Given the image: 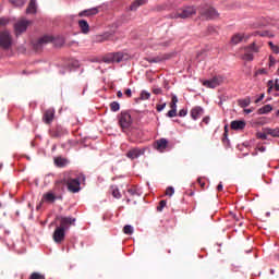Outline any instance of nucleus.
<instances>
[{
	"mask_svg": "<svg viewBox=\"0 0 279 279\" xmlns=\"http://www.w3.org/2000/svg\"><path fill=\"white\" fill-rule=\"evenodd\" d=\"M198 14L206 21H213V19H219V13L213 7L203 4L198 8Z\"/></svg>",
	"mask_w": 279,
	"mask_h": 279,
	"instance_id": "nucleus-1",
	"label": "nucleus"
},
{
	"mask_svg": "<svg viewBox=\"0 0 279 279\" xmlns=\"http://www.w3.org/2000/svg\"><path fill=\"white\" fill-rule=\"evenodd\" d=\"M134 114H136V111L132 110L131 112L122 111L119 116V123L122 130H128L130 125H132V122L134 121Z\"/></svg>",
	"mask_w": 279,
	"mask_h": 279,
	"instance_id": "nucleus-2",
	"label": "nucleus"
},
{
	"mask_svg": "<svg viewBox=\"0 0 279 279\" xmlns=\"http://www.w3.org/2000/svg\"><path fill=\"white\" fill-rule=\"evenodd\" d=\"M125 60V53L123 52H109L102 57L101 62L105 64H119Z\"/></svg>",
	"mask_w": 279,
	"mask_h": 279,
	"instance_id": "nucleus-3",
	"label": "nucleus"
},
{
	"mask_svg": "<svg viewBox=\"0 0 279 279\" xmlns=\"http://www.w3.org/2000/svg\"><path fill=\"white\" fill-rule=\"evenodd\" d=\"M197 14V10L195 7H184L179 9L173 15L172 19H191V16H195Z\"/></svg>",
	"mask_w": 279,
	"mask_h": 279,
	"instance_id": "nucleus-4",
	"label": "nucleus"
},
{
	"mask_svg": "<svg viewBox=\"0 0 279 279\" xmlns=\"http://www.w3.org/2000/svg\"><path fill=\"white\" fill-rule=\"evenodd\" d=\"M56 221H59L60 226L59 228H62V230H70L71 226H75V222L77 219L71 217V216H57Z\"/></svg>",
	"mask_w": 279,
	"mask_h": 279,
	"instance_id": "nucleus-5",
	"label": "nucleus"
},
{
	"mask_svg": "<svg viewBox=\"0 0 279 279\" xmlns=\"http://www.w3.org/2000/svg\"><path fill=\"white\" fill-rule=\"evenodd\" d=\"M64 182L68 185V190L70 191V193H80L82 189L80 183V178L69 179L64 177Z\"/></svg>",
	"mask_w": 279,
	"mask_h": 279,
	"instance_id": "nucleus-6",
	"label": "nucleus"
},
{
	"mask_svg": "<svg viewBox=\"0 0 279 279\" xmlns=\"http://www.w3.org/2000/svg\"><path fill=\"white\" fill-rule=\"evenodd\" d=\"M0 47L2 49H10L12 47V35H10V32H0Z\"/></svg>",
	"mask_w": 279,
	"mask_h": 279,
	"instance_id": "nucleus-7",
	"label": "nucleus"
},
{
	"mask_svg": "<svg viewBox=\"0 0 279 279\" xmlns=\"http://www.w3.org/2000/svg\"><path fill=\"white\" fill-rule=\"evenodd\" d=\"M29 25H32V21H29V20L22 19V20L17 21L14 24V32H15L16 36L23 34V32H27V27H29Z\"/></svg>",
	"mask_w": 279,
	"mask_h": 279,
	"instance_id": "nucleus-8",
	"label": "nucleus"
},
{
	"mask_svg": "<svg viewBox=\"0 0 279 279\" xmlns=\"http://www.w3.org/2000/svg\"><path fill=\"white\" fill-rule=\"evenodd\" d=\"M221 84H223V76L221 75L214 76L211 80L203 82V86H206V88H217V86H221Z\"/></svg>",
	"mask_w": 279,
	"mask_h": 279,
	"instance_id": "nucleus-9",
	"label": "nucleus"
},
{
	"mask_svg": "<svg viewBox=\"0 0 279 279\" xmlns=\"http://www.w3.org/2000/svg\"><path fill=\"white\" fill-rule=\"evenodd\" d=\"M65 236H66V231L64 229H62L61 227H57L54 229L53 234H52V239H53L54 243L60 245V243H62V241H64Z\"/></svg>",
	"mask_w": 279,
	"mask_h": 279,
	"instance_id": "nucleus-10",
	"label": "nucleus"
},
{
	"mask_svg": "<svg viewBox=\"0 0 279 279\" xmlns=\"http://www.w3.org/2000/svg\"><path fill=\"white\" fill-rule=\"evenodd\" d=\"M190 114L193 121H197V119H202L204 117V108L197 106L191 109Z\"/></svg>",
	"mask_w": 279,
	"mask_h": 279,
	"instance_id": "nucleus-11",
	"label": "nucleus"
},
{
	"mask_svg": "<svg viewBox=\"0 0 279 279\" xmlns=\"http://www.w3.org/2000/svg\"><path fill=\"white\" fill-rule=\"evenodd\" d=\"M51 40H53V38L51 36H44L40 37L35 44L34 47L35 49H40V47H45V45L51 43Z\"/></svg>",
	"mask_w": 279,
	"mask_h": 279,
	"instance_id": "nucleus-12",
	"label": "nucleus"
},
{
	"mask_svg": "<svg viewBox=\"0 0 279 279\" xmlns=\"http://www.w3.org/2000/svg\"><path fill=\"white\" fill-rule=\"evenodd\" d=\"M167 147H169V141L167 138L162 137L156 141V149L158 151H165Z\"/></svg>",
	"mask_w": 279,
	"mask_h": 279,
	"instance_id": "nucleus-13",
	"label": "nucleus"
},
{
	"mask_svg": "<svg viewBox=\"0 0 279 279\" xmlns=\"http://www.w3.org/2000/svg\"><path fill=\"white\" fill-rule=\"evenodd\" d=\"M95 14H99V9L97 8H92V9H86L83 10L78 13L80 17H84V16H95Z\"/></svg>",
	"mask_w": 279,
	"mask_h": 279,
	"instance_id": "nucleus-14",
	"label": "nucleus"
},
{
	"mask_svg": "<svg viewBox=\"0 0 279 279\" xmlns=\"http://www.w3.org/2000/svg\"><path fill=\"white\" fill-rule=\"evenodd\" d=\"M53 117H56V110L53 109H48L45 113H44V121L46 123H51V121H53Z\"/></svg>",
	"mask_w": 279,
	"mask_h": 279,
	"instance_id": "nucleus-15",
	"label": "nucleus"
},
{
	"mask_svg": "<svg viewBox=\"0 0 279 279\" xmlns=\"http://www.w3.org/2000/svg\"><path fill=\"white\" fill-rule=\"evenodd\" d=\"M245 121L243 120H234L231 122V130H245Z\"/></svg>",
	"mask_w": 279,
	"mask_h": 279,
	"instance_id": "nucleus-16",
	"label": "nucleus"
},
{
	"mask_svg": "<svg viewBox=\"0 0 279 279\" xmlns=\"http://www.w3.org/2000/svg\"><path fill=\"white\" fill-rule=\"evenodd\" d=\"M78 27L82 34H88V32H90V25H88V22L86 20L78 21Z\"/></svg>",
	"mask_w": 279,
	"mask_h": 279,
	"instance_id": "nucleus-17",
	"label": "nucleus"
},
{
	"mask_svg": "<svg viewBox=\"0 0 279 279\" xmlns=\"http://www.w3.org/2000/svg\"><path fill=\"white\" fill-rule=\"evenodd\" d=\"M126 156H128V158H131V160H136V158H140V156H141V149L132 148L131 150H129Z\"/></svg>",
	"mask_w": 279,
	"mask_h": 279,
	"instance_id": "nucleus-18",
	"label": "nucleus"
},
{
	"mask_svg": "<svg viewBox=\"0 0 279 279\" xmlns=\"http://www.w3.org/2000/svg\"><path fill=\"white\" fill-rule=\"evenodd\" d=\"M170 108L171 110L167 112V117H169V119H173V117H178V105L170 102Z\"/></svg>",
	"mask_w": 279,
	"mask_h": 279,
	"instance_id": "nucleus-19",
	"label": "nucleus"
},
{
	"mask_svg": "<svg viewBox=\"0 0 279 279\" xmlns=\"http://www.w3.org/2000/svg\"><path fill=\"white\" fill-rule=\"evenodd\" d=\"M36 12H37L36 0H31L26 9V14H36Z\"/></svg>",
	"mask_w": 279,
	"mask_h": 279,
	"instance_id": "nucleus-20",
	"label": "nucleus"
},
{
	"mask_svg": "<svg viewBox=\"0 0 279 279\" xmlns=\"http://www.w3.org/2000/svg\"><path fill=\"white\" fill-rule=\"evenodd\" d=\"M43 199L48 204H53V202H56V194H53L52 192H48L43 195Z\"/></svg>",
	"mask_w": 279,
	"mask_h": 279,
	"instance_id": "nucleus-21",
	"label": "nucleus"
},
{
	"mask_svg": "<svg viewBox=\"0 0 279 279\" xmlns=\"http://www.w3.org/2000/svg\"><path fill=\"white\" fill-rule=\"evenodd\" d=\"M243 38H245V35L238 33L232 36L231 43L232 45H239V43H243Z\"/></svg>",
	"mask_w": 279,
	"mask_h": 279,
	"instance_id": "nucleus-22",
	"label": "nucleus"
},
{
	"mask_svg": "<svg viewBox=\"0 0 279 279\" xmlns=\"http://www.w3.org/2000/svg\"><path fill=\"white\" fill-rule=\"evenodd\" d=\"M112 38V33H104L100 36L96 37L97 43H105V40H110Z\"/></svg>",
	"mask_w": 279,
	"mask_h": 279,
	"instance_id": "nucleus-23",
	"label": "nucleus"
},
{
	"mask_svg": "<svg viewBox=\"0 0 279 279\" xmlns=\"http://www.w3.org/2000/svg\"><path fill=\"white\" fill-rule=\"evenodd\" d=\"M54 165L57 167H66V165H69V160H66L65 158H62V157H56Z\"/></svg>",
	"mask_w": 279,
	"mask_h": 279,
	"instance_id": "nucleus-24",
	"label": "nucleus"
},
{
	"mask_svg": "<svg viewBox=\"0 0 279 279\" xmlns=\"http://www.w3.org/2000/svg\"><path fill=\"white\" fill-rule=\"evenodd\" d=\"M274 110V107L271 105H265L264 107L258 109V114H268V112H271Z\"/></svg>",
	"mask_w": 279,
	"mask_h": 279,
	"instance_id": "nucleus-25",
	"label": "nucleus"
},
{
	"mask_svg": "<svg viewBox=\"0 0 279 279\" xmlns=\"http://www.w3.org/2000/svg\"><path fill=\"white\" fill-rule=\"evenodd\" d=\"M250 104H252V99H250V98L238 100V105L240 106V108H247V106H250Z\"/></svg>",
	"mask_w": 279,
	"mask_h": 279,
	"instance_id": "nucleus-26",
	"label": "nucleus"
},
{
	"mask_svg": "<svg viewBox=\"0 0 279 279\" xmlns=\"http://www.w3.org/2000/svg\"><path fill=\"white\" fill-rule=\"evenodd\" d=\"M266 134L274 136L275 138L279 137V129H266Z\"/></svg>",
	"mask_w": 279,
	"mask_h": 279,
	"instance_id": "nucleus-27",
	"label": "nucleus"
},
{
	"mask_svg": "<svg viewBox=\"0 0 279 279\" xmlns=\"http://www.w3.org/2000/svg\"><path fill=\"white\" fill-rule=\"evenodd\" d=\"M15 8H23L27 0H9Z\"/></svg>",
	"mask_w": 279,
	"mask_h": 279,
	"instance_id": "nucleus-28",
	"label": "nucleus"
},
{
	"mask_svg": "<svg viewBox=\"0 0 279 279\" xmlns=\"http://www.w3.org/2000/svg\"><path fill=\"white\" fill-rule=\"evenodd\" d=\"M111 191H112V196L116 199H121V192H119V187H117V185L111 186Z\"/></svg>",
	"mask_w": 279,
	"mask_h": 279,
	"instance_id": "nucleus-29",
	"label": "nucleus"
},
{
	"mask_svg": "<svg viewBox=\"0 0 279 279\" xmlns=\"http://www.w3.org/2000/svg\"><path fill=\"white\" fill-rule=\"evenodd\" d=\"M111 112H119L121 110V105L119 102L113 101L110 104Z\"/></svg>",
	"mask_w": 279,
	"mask_h": 279,
	"instance_id": "nucleus-30",
	"label": "nucleus"
},
{
	"mask_svg": "<svg viewBox=\"0 0 279 279\" xmlns=\"http://www.w3.org/2000/svg\"><path fill=\"white\" fill-rule=\"evenodd\" d=\"M124 234H134V227L131 225H125L123 228Z\"/></svg>",
	"mask_w": 279,
	"mask_h": 279,
	"instance_id": "nucleus-31",
	"label": "nucleus"
},
{
	"mask_svg": "<svg viewBox=\"0 0 279 279\" xmlns=\"http://www.w3.org/2000/svg\"><path fill=\"white\" fill-rule=\"evenodd\" d=\"M138 8H141V0H136L135 2H133V3L131 4V7H130V10H131L132 12H134V11L138 10Z\"/></svg>",
	"mask_w": 279,
	"mask_h": 279,
	"instance_id": "nucleus-32",
	"label": "nucleus"
},
{
	"mask_svg": "<svg viewBox=\"0 0 279 279\" xmlns=\"http://www.w3.org/2000/svg\"><path fill=\"white\" fill-rule=\"evenodd\" d=\"M166 206H167V201H160L159 205L157 206V211L162 213Z\"/></svg>",
	"mask_w": 279,
	"mask_h": 279,
	"instance_id": "nucleus-33",
	"label": "nucleus"
},
{
	"mask_svg": "<svg viewBox=\"0 0 279 279\" xmlns=\"http://www.w3.org/2000/svg\"><path fill=\"white\" fill-rule=\"evenodd\" d=\"M242 59L246 60L247 62H252V60H254V54L246 52L243 54Z\"/></svg>",
	"mask_w": 279,
	"mask_h": 279,
	"instance_id": "nucleus-34",
	"label": "nucleus"
},
{
	"mask_svg": "<svg viewBox=\"0 0 279 279\" xmlns=\"http://www.w3.org/2000/svg\"><path fill=\"white\" fill-rule=\"evenodd\" d=\"M31 279H45V275H41L40 272H33L31 275Z\"/></svg>",
	"mask_w": 279,
	"mask_h": 279,
	"instance_id": "nucleus-35",
	"label": "nucleus"
},
{
	"mask_svg": "<svg viewBox=\"0 0 279 279\" xmlns=\"http://www.w3.org/2000/svg\"><path fill=\"white\" fill-rule=\"evenodd\" d=\"M268 45H269L271 51H274V53H279V47L277 45H274L272 41H269Z\"/></svg>",
	"mask_w": 279,
	"mask_h": 279,
	"instance_id": "nucleus-36",
	"label": "nucleus"
},
{
	"mask_svg": "<svg viewBox=\"0 0 279 279\" xmlns=\"http://www.w3.org/2000/svg\"><path fill=\"white\" fill-rule=\"evenodd\" d=\"M245 49H251L252 51H254L255 53H258V46H256V43L251 44L248 47H246Z\"/></svg>",
	"mask_w": 279,
	"mask_h": 279,
	"instance_id": "nucleus-37",
	"label": "nucleus"
},
{
	"mask_svg": "<svg viewBox=\"0 0 279 279\" xmlns=\"http://www.w3.org/2000/svg\"><path fill=\"white\" fill-rule=\"evenodd\" d=\"M10 23V20L8 17H1L0 19V27H5Z\"/></svg>",
	"mask_w": 279,
	"mask_h": 279,
	"instance_id": "nucleus-38",
	"label": "nucleus"
},
{
	"mask_svg": "<svg viewBox=\"0 0 279 279\" xmlns=\"http://www.w3.org/2000/svg\"><path fill=\"white\" fill-rule=\"evenodd\" d=\"M162 60H165V57H155V58L149 59L148 62L158 63V62H162Z\"/></svg>",
	"mask_w": 279,
	"mask_h": 279,
	"instance_id": "nucleus-39",
	"label": "nucleus"
},
{
	"mask_svg": "<svg viewBox=\"0 0 279 279\" xmlns=\"http://www.w3.org/2000/svg\"><path fill=\"white\" fill-rule=\"evenodd\" d=\"M173 193H175V190L173 189V186H169L166 190V195H168L169 197H171L173 195Z\"/></svg>",
	"mask_w": 279,
	"mask_h": 279,
	"instance_id": "nucleus-40",
	"label": "nucleus"
},
{
	"mask_svg": "<svg viewBox=\"0 0 279 279\" xmlns=\"http://www.w3.org/2000/svg\"><path fill=\"white\" fill-rule=\"evenodd\" d=\"M258 75H267L266 69H259L255 72V77H258Z\"/></svg>",
	"mask_w": 279,
	"mask_h": 279,
	"instance_id": "nucleus-41",
	"label": "nucleus"
},
{
	"mask_svg": "<svg viewBox=\"0 0 279 279\" xmlns=\"http://www.w3.org/2000/svg\"><path fill=\"white\" fill-rule=\"evenodd\" d=\"M149 97H151V94H149L148 92L143 90L141 93V99H149Z\"/></svg>",
	"mask_w": 279,
	"mask_h": 279,
	"instance_id": "nucleus-42",
	"label": "nucleus"
},
{
	"mask_svg": "<svg viewBox=\"0 0 279 279\" xmlns=\"http://www.w3.org/2000/svg\"><path fill=\"white\" fill-rule=\"evenodd\" d=\"M163 108H167V102H163L161 105H157V107H156L157 112H162Z\"/></svg>",
	"mask_w": 279,
	"mask_h": 279,
	"instance_id": "nucleus-43",
	"label": "nucleus"
},
{
	"mask_svg": "<svg viewBox=\"0 0 279 279\" xmlns=\"http://www.w3.org/2000/svg\"><path fill=\"white\" fill-rule=\"evenodd\" d=\"M189 114V109H181L178 113L179 117H186Z\"/></svg>",
	"mask_w": 279,
	"mask_h": 279,
	"instance_id": "nucleus-44",
	"label": "nucleus"
},
{
	"mask_svg": "<svg viewBox=\"0 0 279 279\" xmlns=\"http://www.w3.org/2000/svg\"><path fill=\"white\" fill-rule=\"evenodd\" d=\"M257 138H262V141H267V131L265 133H258Z\"/></svg>",
	"mask_w": 279,
	"mask_h": 279,
	"instance_id": "nucleus-45",
	"label": "nucleus"
},
{
	"mask_svg": "<svg viewBox=\"0 0 279 279\" xmlns=\"http://www.w3.org/2000/svg\"><path fill=\"white\" fill-rule=\"evenodd\" d=\"M202 123H205V125H208L210 123V117L207 116V117L203 118Z\"/></svg>",
	"mask_w": 279,
	"mask_h": 279,
	"instance_id": "nucleus-46",
	"label": "nucleus"
},
{
	"mask_svg": "<svg viewBox=\"0 0 279 279\" xmlns=\"http://www.w3.org/2000/svg\"><path fill=\"white\" fill-rule=\"evenodd\" d=\"M260 36H268L269 38H274V34H270L268 31L262 33Z\"/></svg>",
	"mask_w": 279,
	"mask_h": 279,
	"instance_id": "nucleus-47",
	"label": "nucleus"
},
{
	"mask_svg": "<svg viewBox=\"0 0 279 279\" xmlns=\"http://www.w3.org/2000/svg\"><path fill=\"white\" fill-rule=\"evenodd\" d=\"M276 64V59L274 57H269V66H274Z\"/></svg>",
	"mask_w": 279,
	"mask_h": 279,
	"instance_id": "nucleus-48",
	"label": "nucleus"
},
{
	"mask_svg": "<svg viewBox=\"0 0 279 279\" xmlns=\"http://www.w3.org/2000/svg\"><path fill=\"white\" fill-rule=\"evenodd\" d=\"M153 93L155 95H162V89L161 88H155V89H153Z\"/></svg>",
	"mask_w": 279,
	"mask_h": 279,
	"instance_id": "nucleus-49",
	"label": "nucleus"
},
{
	"mask_svg": "<svg viewBox=\"0 0 279 279\" xmlns=\"http://www.w3.org/2000/svg\"><path fill=\"white\" fill-rule=\"evenodd\" d=\"M124 95H125L126 97H132V89H130V88L125 89V90H124Z\"/></svg>",
	"mask_w": 279,
	"mask_h": 279,
	"instance_id": "nucleus-50",
	"label": "nucleus"
},
{
	"mask_svg": "<svg viewBox=\"0 0 279 279\" xmlns=\"http://www.w3.org/2000/svg\"><path fill=\"white\" fill-rule=\"evenodd\" d=\"M263 99H265V94H260V96L255 100V104H259Z\"/></svg>",
	"mask_w": 279,
	"mask_h": 279,
	"instance_id": "nucleus-51",
	"label": "nucleus"
},
{
	"mask_svg": "<svg viewBox=\"0 0 279 279\" xmlns=\"http://www.w3.org/2000/svg\"><path fill=\"white\" fill-rule=\"evenodd\" d=\"M170 104H175V105H178V96L172 95V98H171V102H170Z\"/></svg>",
	"mask_w": 279,
	"mask_h": 279,
	"instance_id": "nucleus-52",
	"label": "nucleus"
},
{
	"mask_svg": "<svg viewBox=\"0 0 279 279\" xmlns=\"http://www.w3.org/2000/svg\"><path fill=\"white\" fill-rule=\"evenodd\" d=\"M268 93H271V88H274V81H268Z\"/></svg>",
	"mask_w": 279,
	"mask_h": 279,
	"instance_id": "nucleus-53",
	"label": "nucleus"
},
{
	"mask_svg": "<svg viewBox=\"0 0 279 279\" xmlns=\"http://www.w3.org/2000/svg\"><path fill=\"white\" fill-rule=\"evenodd\" d=\"M274 88H275V90H279V83H278V80H276V82H275V85H274Z\"/></svg>",
	"mask_w": 279,
	"mask_h": 279,
	"instance_id": "nucleus-54",
	"label": "nucleus"
},
{
	"mask_svg": "<svg viewBox=\"0 0 279 279\" xmlns=\"http://www.w3.org/2000/svg\"><path fill=\"white\" fill-rule=\"evenodd\" d=\"M217 191H223V183H219L217 186Z\"/></svg>",
	"mask_w": 279,
	"mask_h": 279,
	"instance_id": "nucleus-55",
	"label": "nucleus"
},
{
	"mask_svg": "<svg viewBox=\"0 0 279 279\" xmlns=\"http://www.w3.org/2000/svg\"><path fill=\"white\" fill-rule=\"evenodd\" d=\"M197 182L202 186V189H204V186H206V183L202 182V179H198Z\"/></svg>",
	"mask_w": 279,
	"mask_h": 279,
	"instance_id": "nucleus-56",
	"label": "nucleus"
},
{
	"mask_svg": "<svg viewBox=\"0 0 279 279\" xmlns=\"http://www.w3.org/2000/svg\"><path fill=\"white\" fill-rule=\"evenodd\" d=\"M245 114H251V112H254V109H244Z\"/></svg>",
	"mask_w": 279,
	"mask_h": 279,
	"instance_id": "nucleus-57",
	"label": "nucleus"
},
{
	"mask_svg": "<svg viewBox=\"0 0 279 279\" xmlns=\"http://www.w3.org/2000/svg\"><path fill=\"white\" fill-rule=\"evenodd\" d=\"M267 148L265 147V146H260V147H258V151H265Z\"/></svg>",
	"mask_w": 279,
	"mask_h": 279,
	"instance_id": "nucleus-58",
	"label": "nucleus"
},
{
	"mask_svg": "<svg viewBox=\"0 0 279 279\" xmlns=\"http://www.w3.org/2000/svg\"><path fill=\"white\" fill-rule=\"evenodd\" d=\"M118 97H119V98L123 97V92H122V90H119V92H118Z\"/></svg>",
	"mask_w": 279,
	"mask_h": 279,
	"instance_id": "nucleus-59",
	"label": "nucleus"
},
{
	"mask_svg": "<svg viewBox=\"0 0 279 279\" xmlns=\"http://www.w3.org/2000/svg\"><path fill=\"white\" fill-rule=\"evenodd\" d=\"M233 219H235V221H239V217L235 214H232Z\"/></svg>",
	"mask_w": 279,
	"mask_h": 279,
	"instance_id": "nucleus-60",
	"label": "nucleus"
},
{
	"mask_svg": "<svg viewBox=\"0 0 279 279\" xmlns=\"http://www.w3.org/2000/svg\"><path fill=\"white\" fill-rule=\"evenodd\" d=\"M147 0H141V5H143Z\"/></svg>",
	"mask_w": 279,
	"mask_h": 279,
	"instance_id": "nucleus-61",
	"label": "nucleus"
},
{
	"mask_svg": "<svg viewBox=\"0 0 279 279\" xmlns=\"http://www.w3.org/2000/svg\"><path fill=\"white\" fill-rule=\"evenodd\" d=\"M276 117H278V119H279V109L276 112Z\"/></svg>",
	"mask_w": 279,
	"mask_h": 279,
	"instance_id": "nucleus-62",
	"label": "nucleus"
},
{
	"mask_svg": "<svg viewBox=\"0 0 279 279\" xmlns=\"http://www.w3.org/2000/svg\"><path fill=\"white\" fill-rule=\"evenodd\" d=\"M215 31V28L214 27H209V32H214Z\"/></svg>",
	"mask_w": 279,
	"mask_h": 279,
	"instance_id": "nucleus-63",
	"label": "nucleus"
},
{
	"mask_svg": "<svg viewBox=\"0 0 279 279\" xmlns=\"http://www.w3.org/2000/svg\"><path fill=\"white\" fill-rule=\"evenodd\" d=\"M239 226H243V222H239Z\"/></svg>",
	"mask_w": 279,
	"mask_h": 279,
	"instance_id": "nucleus-64",
	"label": "nucleus"
}]
</instances>
